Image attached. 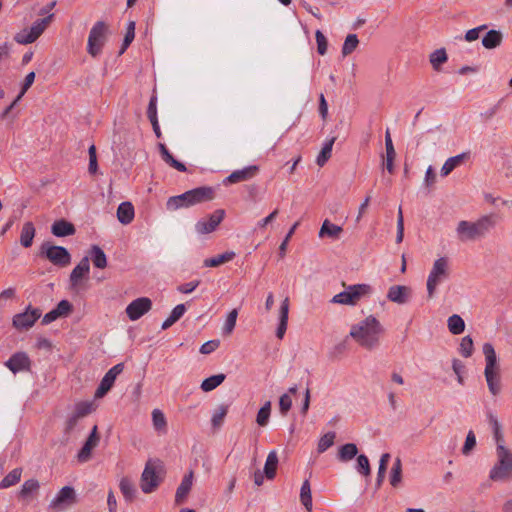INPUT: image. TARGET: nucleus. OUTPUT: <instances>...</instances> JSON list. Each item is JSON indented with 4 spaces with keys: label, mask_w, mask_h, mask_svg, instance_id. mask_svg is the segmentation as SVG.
I'll return each instance as SVG.
<instances>
[{
    "label": "nucleus",
    "mask_w": 512,
    "mask_h": 512,
    "mask_svg": "<svg viewBox=\"0 0 512 512\" xmlns=\"http://www.w3.org/2000/svg\"><path fill=\"white\" fill-rule=\"evenodd\" d=\"M384 332L385 329L378 319L373 315H369L362 321L353 325L349 335L362 348L371 351L379 347L380 339Z\"/></svg>",
    "instance_id": "obj_1"
},
{
    "label": "nucleus",
    "mask_w": 512,
    "mask_h": 512,
    "mask_svg": "<svg viewBox=\"0 0 512 512\" xmlns=\"http://www.w3.org/2000/svg\"><path fill=\"white\" fill-rule=\"evenodd\" d=\"M215 191L212 187L202 186L186 191L183 194L169 197L166 202V208L169 211H175L180 208L210 201L214 198Z\"/></svg>",
    "instance_id": "obj_2"
},
{
    "label": "nucleus",
    "mask_w": 512,
    "mask_h": 512,
    "mask_svg": "<svg viewBox=\"0 0 512 512\" xmlns=\"http://www.w3.org/2000/svg\"><path fill=\"white\" fill-rule=\"evenodd\" d=\"M495 226V220L492 215H486L475 222L462 220L456 228L457 237L460 241L475 240L483 237L491 228Z\"/></svg>",
    "instance_id": "obj_3"
},
{
    "label": "nucleus",
    "mask_w": 512,
    "mask_h": 512,
    "mask_svg": "<svg viewBox=\"0 0 512 512\" xmlns=\"http://www.w3.org/2000/svg\"><path fill=\"white\" fill-rule=\"evenodd\" d=\"M483 354L485 356L484 375L490 393L494 396L501 391L500 367L497 362L495 349L491 343L483 344Z\"/></svg>",
    "instance_id": "obj_4"
},
{
    "label": "nucleus",
    "mask_w": 512,
    "mask_h": 512,
    "mask_svg": "<svg viewBox=\"0 0 512 512\" xmlns=\"http://www.w3.org/2000/svg\"><path fill=\"white\" fill-rule=\"evenodd\" d=\"M497 462L490 470L489 478L493 481H503L512 476V451L504 442L496 444Z\"/></svg>",
    "instance_id": "obj_5"
},
{
    "label": "nucleus",
    "mask_w": 512,
    "mask_h": 512,
    "mask_svg": "<svg viewBox=\"0 0 512 512\" xmlns=\"http://www.w3.org/2000/svg\"><path fill=\"white\" fill-rule=\"evenodd\" d=\"M449 277V262L446 257H440L433 263L432 269L427 278V295L429 299L434 298L437 287Z\"/></svg>",
    "instance_id": "obj_6"
},
{
    "label": "nucleus",
    "mask_w": 512,
    "mask_h": 512,
    "mask_svg": "<svg viewBox=\"0 0 512 512\" xmlns=\"http://www.w3.org/2000/svg\"><path fill=\"white\" fill-rule=\"evenodd\" d=\"M39 256L59 267H66L71 262V255L65 247L53 245L48 241L41 244Z\"/></svg>",
    "instance_id": "obj_7"
},
{
    "label": "nucleus",
    "mask_w": 512,
    "mask_h": 512,
    "mask_svg": "<svg viewBox=\"0 0 512 512\" xmlns=\"http://www.w3.org/2000/svg\"><path fill=\"white\" fill-rule=\"evenodd\" d=\"M108 26L104 21H97L91 28L87 42V52L97 57L105 44Z\"/></svg>",
    "instance_id": "obj_8"
},
{
    "label": "nucleus",
    "mask_w": 512,
    "mask_h": 512,
    "mask_svg": "<svg viewBox=\"0 0 512 512\" xmlns=\"http://www.w3.org/2000/svg\"><path fill=\"white\" fill-rule=\"evenodd\" d=\"M370 292V286L367 284H356L348 287L331 299L332 303L342 305H356L362 296Z\"/></svg>",
    "instance_id": "obj_9"
},
{
    "label": "nucleus",
    "mask_w": 512,
    "mask_h": 512,
    "mask_svg": "<svg viewBox=\"0 0 512 512\" xmlns=\"http://www.w3.org/2000/svg\"><path fill=\"white\" fill-rule=\"evenodd\" d=\"M160 481L157 466L149 460L141 475V490L146 494L151 493L159 486Z\"/></svg>",
    "instance_id": "obj_10"
},
{
    "label": "nucleus",
    "mask_w": 512,
    "mask_h": 512,
    "mask_svg": "<svg viewBox=\"0 0 512 512\" xmlns=\"http://www.w3.org/2000/svg\"><path fill=\"white\" fill-rule=\"evenodd\" d=\"M151 307L152 301L149 298L140 297L128 304L126 314L131 321H136L149 312Z\"/></svg>",
    "instance_id": "obj_11"
},
{
    "label": "nucleus",
    "mask_w": 512,
    "mask_h": 512,
    "mask_svg": "<svg viewBox=\"0 0 512 512\" xmlns=\"http://www.w3.org/2000/svg\"><path fill=\"white\" fill-rule=\"evenodd\" d=\"M32 362L25 352L14 353L6 362L5 366L13 373L30 372Z\"/></svg>",
    "instance_id": "obj_12"
},
{
    "label": "nucleus",
    "mask_w": 512,
    "mask_h": 512,
    "mask_svg": "<svg viewBox=\"0 0 512 512\" xmlns=\"http://www.w3.org/2000/svg\"><path fill=\"white\" fill-rule=\"evenodd\" d=\"M225 211L218 209L209 215L208 219H201L195 224V230L198 234H208L213 232L222 222Z\"/></svg>",
    "instance_id": "obj_13"
},
{
    "label": "nucleus",
    "mask_w": 512,
    "mask_h": 512,
    "mask_svg": "<svg viewBox=\"0 0 512 512\" xmlns=\"http://www.w3.org/2000/svg\"><path fill=\"white\" fill-rule=\"evenodd\" d=\"M124 364L118 363L113 366L111 369L106 372L104 377L102 378L96 392L95 396L100 398L103 397L113 386L116 377L123 371Z\"/></svg>",
    "instance_id": "obj_14"
},
{
    "label": "nucleus",
    "mask_w": 512,
    "mask_h": 512,
    "mask_svg": "<svg viewBox=\"0 0 512 512\" xmlns=\"http://www.w3.org/2000/svg\"><path fill=\"white\" fill-rule=\"evenodd\" d=\"M76 502L75 490L71 486H64L57 493L55 498L50 502L49 508L57 510L62 508L64 505H71Z\"/></svg>",
    "instance_id": "obj_15"
},
{
    "label": "nucleus",
    "mask_w": 512,
    "mask_h": 512,
    "mask_svg": "<svg viewBox=\"0 0 512 512\" xmlns=\"http://www.w3.org/2000/svg\"><path fill=\"white\" fill-rule=\"evenodd\" d=\"M41 312L39 309H32L30 307L23 313L16 314L13 317V325L17 329H28L40 318Z\"/></svg>",
    "instance_id": "obj_16"
},
{
    "label": "nucleus",
    "mask_w": 512,
    "mask_h": 512,
    "mask_svg": "<svg viewBox=\"0 0 512 512\" xmlns=\"http://www.w3.org/2000/svg\"><path fill=\"white\" fill-rule=\"evenodd\" d=\"M97 426L95 425L88 438L86 439L83 447L78 452V460L79 462H87L91 458L92 450L98 445L100 441V437L97 432Z\"/></svg>",
    "instance_id": "obj_17"
},
{
    "label": "nucleus",
    "mask_w": 512,
    "mask_h": 512,
    "mask_svg": "<svg viewBox=\"0 0 512 512\" xmlns=\"http://www.w3.org/2000/svg\"><path fill=\"white\" fill-rule=\"evenodd\" d=\"M412 294L410 287L405 285H393L389 288L387 299L397 304H405L409 301Z\"/></svg>",
    "instance_id": "obj_18"
},
{
    "label": "nucleus",
    "mask_w": 512,
    "mask_h": 512,
    "mask_svg": "<svg viewBox=\"0 0 512 512\" xmlns=\"http://www.w3.org/2000/svg\"><path fill=\"white\" fill-rule=\"evenodd\" d=\"M193 477H194V473L192 470H190L187 474L184 475L180 485L178 486V488L176 490V494H175V504L176 505H181L186 501V499L192 489Z\"/></svg>",
    "instance_id": "obj_19"
},
{
    "label": "nucleus",
    "mask_w": 512,
    "mask_h": 512,
    "mask_svg": "<svg viewBox=\"0 0 512 512\" xmlns=\"http://www.w3.org/2000/svg\"><path fill=\"white\" fill-rule=\"evenodd\" d=\"M259 171V167L256 165H250L243 169L233 171L225 180V184H234L242 181H247L253 178L257 172Z\"/></svg>",
    "instance_id": "obj_20"
},
{
    "label": "nucleus",
    "mask_w": 512,
    "mask_h": 512,
    "mask_svg": "<svg viewBox=\"0 0 512 512\" xmlns=\"http://www.w3.org/2000/svg\"><path fill=\"white\" fill-rule=\"evenodd\" d=\"M90 271L89 259L84 257L80 262L73 268L70 274L71 286L76 287L79 282L88 275Z\"/></svg>",
    "instance_id": "obj_21"
},
{
    "label": "nucleus",
    "mask_w": 512,
    "mask_h": 512,
    "mask_svg": "<svg viewBox=\"0 0 512 512\" xmlns=\"http://www.w3.org/2000/svg\"><path fill=\"white\" fill-rule=\"evenodd\" d=\"M288 314H289V298L286 297L279 309V324L276 330V337L282 339L286 333L288 325Z\"/></svg>",
    "instance_id": "obj_22"
},
{
    "label": "nucleus",
    "mask_w": 512,
    "mask_h": 512,
    "mask_svg": "<svg viewBox=\"0 0 512 512\" xmlns=\"http://www.w3.org/2000/svg\"><path fill=\"white\" fill-rule=\"evenodd\" d=\"M39 489L40 483L37 479H28L22 484L21 489L18 492V497L20 499L29 501L38 494Z\"/></svg>",
    "instance_id": "obj_23"
},
{
    "label": "nucleus",
    "mask_w": 512,
    "mask_h": 512,
    "mask_svg": "<svg viewBox=\"0 0 512 512\" xmlns=\"http://www.w3.org/2000/svg\"><path fill=\"white\" fill-rule=\"evenodd\" d=\"M51 232L56 237H66V236L74 235L76 232V229H75V226L71 222H69L65 219H60V220H56L52 224Z\"/></svg>",
    "instance_id": "obj_24"
},
{
    "label": "nucleus",
    "mask_w": 512,
    "mask_h": 512,
    "mask_svg": "<svg viewBox=\"0 0 512 512\" xmlns=\"http://www.w3.org/2000/svg\"><path fill=\"white\" fill-rule=\"evenodd\" d=\"M135 216L134 206L131 202L125 201L120 203L117 208V219L123 225L130 224Z\"/></svg>",
    "instance_id": "obj_25"
},
{
    "label": "nucleus",
    "mask_w": 512,
    "mask_h": 512,
    "mask_svg": "<svg viewBox=\"0 0 512 512\" xmlns=\"http://www.w3.org/2000/svg\"><path fill=\"white\" fill-rule=\"evenodd\" d=\"M343 229L341 226L333 224L328 219H325L322 223V226L319 230L318 236L319 238L328 237L333 240L339 239Z\"/></svg>",
    "instance_id": "obj_26"
},
{
    "label": "nucleus",
    "mask_w": 512,
    "mask_h": 512,
    "mask_svg": "<svg viewBox=\"0 0 512 512\" xmlns=\"http://www.w3.org/2000/svg\"><path fill=\"white\" fill-rule=\"evenodd\" d=\"M159 151L163 161L169 166L180 172H185L187 170L186 166L182 162L176 160L164 144H159Z\"/></svg>",
    "instance_id": "obj_27"
},
{
    "label": "nucleus",
    "mask_w": 512,
    "mask_h": 512,
    "mask_svg": "<svg viewBox=\"0 0 512 512\" xmlns=\"http://www.w3.org/2000/svg\"><path fill=\"white\" fill-rule=\"evenodd\" d=\"M159 151L163 161L169 166L180 172H185L187 170L186 166L182 162L176 160L164 144H159Z\"/></svg>",
    "instance_id": "obj_28"
},
{
    "label": "nucleus",
    "mask_w": 512,
    "mask_h": 512,
    "mask_svg": "<svg viewBox=\"0 0 512 512\" xmlns=\"http://www.w3.org/2000/svg\"><path fill=\"white\" fill-rule=\"evenodd\" d=\"M159 151L163 161L169 166L180 172H185L187 170L186 166L182 162L176 160L164 144H159Z\"/></svg>",
    "instance_id": "obj_29"
},
{
    "label": "nucleus",
    "mask_w": 512,
    "mask_h": 512,
    "mask_svg": "<svg viewBox=\"0 0 512 512\" xmlns=\"http://www.w3.org/2000/svg\"><path fill=\"white\" fill-rule=\"evenodd\" d=\"M35 227L34 224L30 221L25 222L22 226L21 234H20V243L23 247L29 248L33 243V239L35 237Z\"/></svg>",
    "instance_id": "obj_30"
},
{
    "label": "nucleus",
    "mask_w": 512,
    "mask_h": 512,
    "mask_svg": "<svg viewBox=\"0 0 512 512\" xmlns=\"http://www.w3.org/2000/svg\"><path fill=\"white\" fill-rule=\"evenodd\" d=\"M278 466V455L275 450L270 451L265 465H264V474L267 479L272 480L276 476V470Z\"/></svg>",
    "instance_id": "obj_31"
},
{
    "label": "nucleus",
    "mask_w": 512,
    "mask_h": 512,
    "mask_svg": "<svg viewBox=\"0 0 512 512\" xmlns=\"http://www.w3.org/2000/svg\"><path fill=\"white\" fill-rule=\"evenodd\" d=\"M502 33L498 30H489L486 35L482 38V45L486 49H494L498 47L502 42Z\"/></svg>",
    "instance_id": "obj_32"
},
{
    "label": "nucleus",
    "mask_w": 512,
    "mask_h": 512,
    "mask_svg": "<svg viewBox=\"0 0 512 512\" xmlns=\"http://www.w3.org/2000/svg\"><path fill=\"white\" fill-rule=\"evenodd\" d=\"M358 454V448L354 443H346L342 445L337 453L340 462H348Z\"/></svg>",
    "instance_id": "obj_33"
},
{
    "label": "nucleus",
    "mask_w": 512,
    "mask_h": 512,
    "mask_svg": "<svg viewBox=\"0 0 512 512\" xmlns=\"http://www.w3.org/2000/svg\"><path fill=\"white\" fill-rule=\"evenodd\" d=\"M467 156V153H462L448 158L441 168V175H449L457 166H459L467 158Z\"/></svg>",
    "instance_id": "obj_34"
},
{
    "label": "nucleus",
    "mask_w": 512,
    "mask_h": 512,
    "mask_svg": "<svg viewBox=\"0 0 512 512\" xmlns=\"http://www.w3.org/2000/svg\"><path fill=\"white\" fill-rule=\"evenodd\" d=\"M91 260L96 268L104 269L107 266V257L104 251L98 246L93 245L90 250Z\"/></svg>",
    "instance_id": "obj_35"
},
{
    "label": "nucleus",
    "mask_w": 512,
    "mask_h": 512,
    "mask_svg": "<svg viewBox=\"0 0 512 512\" xmlns=\"http://www.w3.org/2000/svg\"><path fill=\"white\" fill-rule=\"evenodd\" d=\"M186 312L185 304L176 305L171 311L169 317L162 323V329L166 330L177 322Z\"/></svg>",
    "instance_id": "obj_36"
},
{
    "label": "nucleus",
    "mask_w": 512,
    "mask_h": 512,
    "mask_svg": "<svg viewBox=\"0 0 512 512\" xmlns=\"http://www.w3.org/2000/svg\"><path fill=\"white\" fill-rule=\"evenodd\" d=\"M226 378L225 374H216L204 379L201 383V389L204 392H210L221 385Z\"/></svg>",
    "instance_id": "obj_37"
},
{
    "label": "nucleus",
    "mask_w": 512,
    "mask_h": 512,
    "mask_svg": "<svg viewBox=\"0 0 512 512\" xmlns=\"http://www.w3.org/2000/svg\"><path fill=\"white\" fill-rule=\"evenodd\" d=\"M488 423L493 430V435L496 444L504 442L503 433L501 431V424L498 421L496 415L492 411L487 412Z\"/></svg>",
    "instance_id": "obj_38"
},
{
    "label": "nucleus",
    "mask_w": 512,
    "mask_h": 512,
    "mask_svg": "<svg viewBox=\"0 0 512 512\" xmlns=\"http://www.w3.org/2000/svg\"><path fill=\"white\" fill-rule=\"evenodd\" d=\"M53 17V14H50L49 16L36 20L29 30V33L34 37L35 40H37L41 34L45 31L48 24L50 23L51 19Z\"/></svg>",
    "instance_id": "obj_39"
},
{
    "label": "nucleus",
    "mask_w": 512,
    "mask_h": 512,
    "mask_svg": "<svg viewBox=\"0 0 512 512\" xmlns=\"http://www.w3.org/2000/svg\"><path fill=\"white\" fill-rule=\"evenodd\" d=\"M335 140H336V137H332L331 139L327 140L324 143V145L316 159V163L320 167L324 166L325 163L330 159Z\"/></svg>",
    "instance_id": "obj_40"
},
{
    "label": "nucleus",
    "mask_w": 512,
    "mask_h": 512,
    "mask_svg": "<svg viewBox=\"0 0 512 512\" xmlns=\"http://www.w3.org/2000/svg\"><path fill=\"white\" fill-rule=\"evenodd\" d=\"M448 56L444 48L433 51L429 56V61L435 71H440L441 65L446 63Z\"/></svg>",
    "instance_id": "obj_41"
},
{
    "label": "nucleus",
    "mask_w": 512,
    "mask_h": 512,
    "mask_svg": "<svg viewBox=\"0 0 512 512\" xmlns=\"http://www.w3.org/2000/svg\"><path fill=\"white\" fill-rule=\"evenodd\" d=\"M389 480L391 486L394 488H397L402 481V462L399 457H397L393 463Z\"/></svg>",
    "instance_id": "obj_42"
},
{
    "label": "nucleus",
    "mask_w": 512,
    "mask_h": 512,
    "mask_svg": "<svg viewBox=\"0 0 512 512\" xmlns=\"http://www.w3.org/2000/svg\"><path fill=\"white\" fill-rule=\"evenodd\" d=\"M447 325L449 331L453 335H459L465 330V322L464 320L457 314H453L447 320Z\"/></svg>",
    "instance_id": "obj_43"
},
{
    "label": "nucleus",
    "mask_w": 512,
    "mask_h": 512,
    "mask_svg": "<svg viewBox=\"0 0 512 512\" xmlns=\"http://www.w3.org/2000/svg\"><path fill=\"white\" fill-rule=\"evenodd\" d=\"M235 257L234 252H225L215 257L205 259L203 264L205 267H217L221 264L231 261Z\"/></svg>",
    "instance_id": "obj_44"
},
{
    "label": "nucleus",
    "mask_w": 512,
    "mask_h": 512,
    "mask_svg": "<svg viewBox=\"0 0 512 512\" xmlns=\"http://www.w3.org/2000/svg\"><path fill=\"white\" fill-rule=\"evenodd\" d=\"M21 475L22 468L13 469L0 482V489H6L17 484L21 479Z\"/></svg>",
    "instance_id": "obj_45"
},
{
    "label": "nucleus",
    "mask_w": 512,
    "mask_h": 512,
    "mask_svg": "<svg viewBox=\"0 0 512 512\" xmlns=\"http://www.w3.org/2000/svg\"><path fill=\"white\" fill-rule=\"evenodd\" d=\"M390 457L391 456L389 453H384L380 457L377 478H376V483H375L376 489H379L383 484V481L385 479L386 470H387V465L390 460Z\"/></svg>",
    "instance_id": "obj_46"
},
{
    "label": "nucleus",
    "mask_w": 512,
    "mask_h": 512,
    "mask_svg": "<svg viewBox=\"0 0 512 512\" xmlns=\"http://www.w3.org/2000/svg\"><path fill=\"white\" fill-rule=\"evenodd\" d=\"M300 501L303 506L307 509V511L312 510V495H311V487L308 480H305L302 483L300 490Z\"/></svg>",
    "instance_id": "obj_47"
},
{
    "label": "nucleus",
    "mask_w": 512,
    "mask_h": 512,
    "mask_svg": "<svg viewBox=\"0 0 512 512\" xmlns=\"http://www.w3.org/2000/svg\"><path fill=\"white\" fill-rule=\"evenodd\" d=\"M120 490L126 501L131 502L135 498L136 489L132 481L122 478L119 484Z\"/></svg>",
    "instance_id": "obj_48"
},
{
    "label": "nucleus",
    "mask_w": 512,
    "mask_h": 512,
    "mask_svg": "<svg viewBox=\"0 0 512 512\" xmlns=\"http://www.w3.org/2000/svg\"><path fill=\"white\" fill-rule=\"evenodd\" d=\"M228 405H220L214 412L211 418L213 428L218 429L222 426L224 419L228 413Z\"/></svg>",
    "instance_id": "obj_49"
},
{
    "label": "nucleus",
    "mask_w": 512,
    "mask_h": 512,
    "mask_svg": "<svg viewBox=\"0 0 512 512\" xmlns=\"http://www.w3.org/2000/svg\"><path fill=\"white\" fill-rule=\"evenodd\" d=\"M152 421L155 430L158 432H165L167 427V421L164 413L159 409H154L152 412Z\"/></svg>",
    "instance_id": "obj_50"
},
{
    "label": "nucleus",
    "mask_w": 512,
    "mask_h": 512,
    "mask_svg": "<svg viewBox=\"0 0 512 512\" xmlns=\"http://www.w3.org/2000/svg\"><path fill=\"white\" fill-rule=\"evenodd\" d=\"M271 414V402L267 401L258 411L256 416V422L259 426H266L269 421Z\"/></svg>",
    "instance_id": "obj_51"
},
{
    "label": "nucleus",
    "mask_w": 512,
    "mask_h": 512,
    "mask_svg": "<svg viewBox=\"0 0 512 512\" xmlns=\"http://www.w3.org/2000/svg\"><path fill=\"white\" fill-rule=\"evenodd\" d=\"M359 40L356 34H349L342 46V55L348 56L350 55L358 46Z\"/></svg>",
    "instance_id": "obj_52"
},
{
    "label": "nucleus",
    "mask_w": 512,
    "mask_h": 512,
    "mask_svg": "<svg viewBox=\"0 0 512 512\" xmlns=\"http://www.w3.org/2000/svg\"><path fill=\"white\" fill-rule=\"evenodd\" d=\"M356 470L359 474L363 475L364 477H368L371 474V468L369 459L366 455L360 454L357 457V463H356Z\"/></svg>",
    "instance_id": "obj_53"
},
{
    "label": "nucleus",
    "mask_w": 512,
    "mask_h": 512,
    "mask_svg": "<svg viewBox=\"0 0 512 512\" xmlns=\"http://www.w3.org/2000/svg\"><path fill=\"white\" fill-rule=\"evenodd\" d=\"M335 438H336L335 432H328V433L324 434L318 442V446H317L318 453H323L328 448H330L334 444Z\"/></svg>",
    "instance_id": "obj_54"
},
{
    "label": "nucleus",
    "mask_w": 512,
    "mask_h": 512,
    "mask_svg": "<svg viewBox=\"0 0 512 512\" xmlns=\"http://www.w3.org/2000/svg\"><path fill=\"white\" fill-rule=\"evenodd\" d=\"M474 345L473 340L470 336H465L461 339L460 346H459V352L460 354L468 358L473 354Z\"/></svg>",
    "instance_id": "obj_55"
},
{
    "label": "nucleus",
    "mask_w": 512,
    "mask_h": 512,
    "mask_svg": "<svg viewBox=\"0 0 512 512\" xmlns=\"http://www.w3.org/2000/svg\"><path fill=\"white\" fill-rule=\"evenodd\" d=\"M135 37V22L130 21L127 26V31L123 39L120 54L124 53L128 46L132 43Z\"/></svg>",
    "instance_id": "obj_56"
},
{
    "label": "nucleus",
    "mask_w": 512,
    "mask_h": 512,
    "mask_svg": "<svg viewBox=\"0 0 512 512\" xmlns=\"http://www.w3.org/2000/svg\"><path fill=\"white\" fill-rule=\"evenodd\" d=\"M93 411V404L88 401H83L75 404L74 413L81 419L89 415Z\"/></svg>",
    "instance_id": "obj_57"
},
{
    "label": "nucleus",
    "mask_w": 512,
    "mask_h": 512,
    "mask_svg": "<svg viewBox=\"0 0 512 512\" xmlns=\"http://www.w3.org/2000/svg\"><path fill=\"white\" fill-rule=\"evenodd\" d=\"M237 317H238L237 309H233L228 313L224 327H223V333L228 334V335L232 333V331L234 330L235 325H236Z\"/></svg>",
    "instance_id": "obj_58"
},
{
    "label": "nucleus",
    "mask_w": 512,
    "mask_h": 512,
    "mask_svg": "<svg viewBox=\"0 0 512 512\" xmlns=\"http://www.w3.org/2000/svg\"><path fill=\"white\" fill-rule=\"evenodd\" d=\"M315 38H316V43H317V52L320 55H325L327 52V48H328L327 38L320 30H317L315 32Z\"/></svg>",
    "instance_id": "obj_59"
},
{
    "label": "nucleus",
    "mask_w": 512,
    "mask_h": 512,
    "mask_svg": "<svg viewBox=\"0 0 512 512\" xmlns=\"http://www.w3.org/2000/svg\"><path fill=\"white\" fill-rule=\"evenodd\" d=\"M14 40L18 44L26 45L35 42L34 37L29 33L28 29H23L14 36Z\"/></svg>",
    "instance_id": "obj_60"
},
{
    "label": "nucleus",
    "mask_w": 512,
    "mask_h": 512,
    "mask_svg": "<svg viewBox=\"0 0 512 512\" xmlns=\"http://www.w3.org/2000/svg\"><path fill=\"white\" fill-rule=\"evenodd\" d=\"M292 407V400L289 394L285 393L280 396L279 399V410L280 413L285 416Z\"/></svg>",
    "instance_id": "obj_61"
},
{
    "label": "nucleus",
    "mask_w": 512,
    "mask_h": 512,
    "mask_svg": "<svg viewBox=\"0 0 512 512\" xmlns=\"http://www.w3.org/2000/svg\"><path fill=\"white\" fill-rule=\"evenodd\" d=\"M147 117L150 122L158 120L157 118V96L152 95L150 98L148 108H147Z\"/></svg>",
    "instance_id": "obj_62"
},
{
    "label": "nucleus",
    "mask_w": 512,
    "mask_h": 512,
    "mask_svg": "<svg viewBox=\"0 0 512 512\" xmlns=\"http://www.w3.org/2000/svg\"><path fill=\"white\" fill-rule=\"evenodd\" d=\"M73 309L72 304L68 300H61L54 310L60 317L67 316Z\"/></svg>",
    "instance_id": "obj_63"
},
{
    "label": "nucleus",
    "mask_w": 512,
    "mask_h": 512,
    "mask_svg": "<svg viewBox=\"0 0 512 512\" xmlns=\"http://www.w3.org/2000/svg\"><path fill=\"white\" fill-rule=\"evenodd\" d=\"M475 445H476V437H475L473 431H469L466 436L464 446L462 448V453L464 455H468L471 452V450L475 447Z\"/></svg>",
    "instance_id": "obj_64"
}]
</instances>
